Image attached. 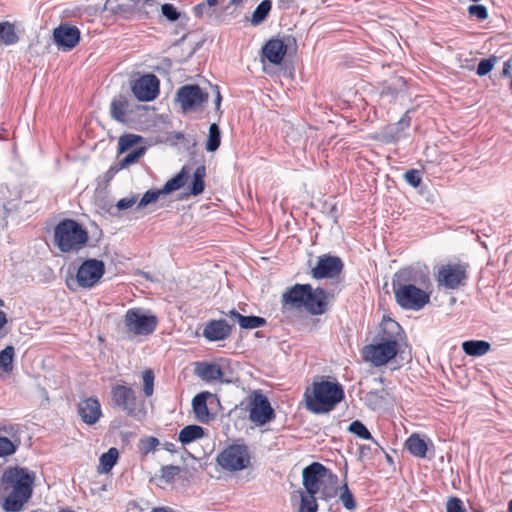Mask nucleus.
<instances>
[{
	"mask_svg": "<svg viewBox=\"0 0 512 512\" xmlns=\"http://www.w3.org/2000/svg\"><path fill=\"white\" fill-rule=\"evenodd\" d=\"M227 316L233 320H236L239 323V318L242 317L243 315H241L239 312H237L235 309H233L227 313Z\"/></svg>",
	"mask_w": 512,
	"mask_h": 512,
	"instance_id": "obj_55",
	"label": "nucleus"
},
{
	"mask_svg": "<svg viewBox=\"0 0 512 512\" xmlns=\"http://www.w3.org/2000/svg\"><path fill=\"white\" fill-rule=\"evenodd\" d=\"M221 143V132L220 128L216 123H213L209 127L208 139L206 142V150L209 152L216 151Z\"/></svg>",
	"mask_w": 512,
	"mask_h": 512,
	"instance_id": "obj_35",
	"label": "nucleus"
},
{
	"mask_svg": "<svg viewBox=\"0 0 512 512\" xmlns=\"http://www.w3.org/2000/svg\"><path fill=\"white\" fill-rule=\"evenodd\" d=\"M146 148L144 146L137 147L136 149L129 152L119 163L120 168H125L131 164L136 163L145 153Z\"/></svg>",
	"mask_w": 512,
	"mask_h": 512,
	"instance_id": "obj_39",
	"label": "nucleus"
},
{
	"mask_svg": "<svg viewBox=\"0 0 512 512\" xmlns=\"http://www.w3.org/2000/svg\"><path fill=\"white\" fill-rule=\"evenodd\" d=\"M343 269V262L339 257L324 255L319 257L317 265L311 270L314 279L334 278Z\"/></svg>",
	"mask_w": 512,
	"mask_h": 512,
	"instance_id": "obj_15",
	"label": "nucleus"
},
{
	"mask_svg": "<svg viewBox=\"0 0 512 512\" xmlns=\"http://www.w3.org/2000/svg\"><path fill=\"white\" fill-rule=\"evenodd\" d=\"M78 414L88 425L95 424L102 415L101 405L97 398L90 397L78 404Z\"/></svg>",
	"mask_w": 512,
	"mask_h": 512,
	"instance_id": "obj_20",
	"label": "nucleus"
},
{
	"mask_svg": "<svg viewBox=\"0 0 512 512\" xmlns=\"http://www.w3.org/2000/svg\"><path fill=\"white\" fill-rule=\"evenodd\" d=\"M348 430L349 432L355 434L357 437L361 438V439H365V440H371L373 441L374 443H376V441L374 440V438L372 437L371 433L369 432V430L366 428V426L359 420H355L353 421L349 427H348Z\"/></svg>",
	"mask_w": 512,
	"mask_h": 512,
	"instance_id": "obj_37",
	"label": "nucleus"
},
{
	"mask_svg": "<svg viewBox=\"0 0 512 512\" xmlns=\"http://www.w3.org/2000/svg\"><path fill=\"white\" fill-rule=\"evenodd\" d=\"M0 209H1V210H4V209H5V206H4V205H1V206H0Z\"/></svg>",
	"mask_w": 512,
	"mask_h": 512,
	"instance_id": "obj_64",
	"label": "nucleus"
},
{
	"mask_svg": "<svg viewBox=\"0 0 512 512\" xmlns=\"http://www.w3.org/2000/svg\"><path fill=\"white\" fill-rule=\"evenodd\" d=\"M335 503L341 502L346 510H354L356 508V500L353 493L348 488L347 484L340 485L338 483V493L335 499H332Z\"/></svg>",
	"mask_w": 512,
	"mask_h": 512,
	"instance_id": "obj_30",
	"label": "nucleus"
},
{
	"mask_svg": "<svg viewBox=\"0 0 512 512\" xmlns=\"http://www.w3.org/2000/svg\"><path fill=\"white\" fill-rule=\"evenodd\" d=\"M409 125H410V118L405 115L396 124V126H397L396 132L398 133L400 131L405 130L406 128L409 127Z\"/></svg>",
	"mask_w": 512,
	"mask_h": 512,
	"instance_id": "obj_52",
	"label": "nucleus"
},
{
	"mask_svg": "<svg viewBox=\"0 0 512 512\" xmlns=\"http://www.w3.org/2000/svg\"><path fill=\"white\" fill-rule=\"evenodd\" d=\"M405 447L415 457L425 458L427 453V443L418 434H412L405 442Z\"/></svg>",
	"mask_w": 512,
	"mask_h": 512,
	"instance_id": "obj_26",
	"label": "nucleus"
},
{
	"mask_svg": "<svg viewBox=\"0 0 512 512\" xmlns=\"http://www.w3.org/2000/svg\"><path fill=\"white\" fill-rule=\"evenodd\" d=\"M327 298V292L324 289H313L310 285L304 307L312 315L324 314L327 310Z\"/></svg>",
	"mask_w": 512,
	"mask_h": 512,
	"instance_id": "obj_19",
	"label": "nucleus"
},
{
	"mask_svg": "<svg viewBox=\"0 0 512 512\" xmlns=\"http://www.w3.org/2000/svg\"><path fill=\"white\" fill-rule=\"evenodd\" d=\"M490 344L484 340H468L462 343V350L469 356L479 357L490 351Z\"/></svg>",
	"mask_w": 512,
	"mask_h": 512,
	"instance_id": "obj_27",
	"label": "nucleus"
},
{
	"mask_svg": "<svg viewBox=\"0 0 512 512\" xmlns=\"http://www.w3.org/2000/svg\"><path fill=\"white\" fill-rule=\"evenodd\" d=\"M275 413L268 398L259 391L253 392L250 400L249 419L257 426L271 422Z\"/></svg>",
	"mask_w": 512,
	"mask_h": 512,
	"instance_id": "obj_11",
	"label": "nucleus"
},
{
	"mask_svg": "<svg viewBox=\"0 0 512 512\" xmlns=\"http://www.w3.org/2000/svg\"><path fill=\"white\" fill-rule=\"evenodd\" d=\"M206 175V169L204 166H199L193 173V179L191 184L189 185V193L193 196H197L204 191L205 182L204 178Z\"/></svg>",
	"mask_w": 512,
	"mask_h": 512,
	"instance_id": "obj_32",
	"label": "nucleus"
},
{
	"mask_svg": "<svg viewBox=\"0 0 512 512\" xmlns=\"http://www.w3.org/2000/svg\"><path fill=\"white\" fill-rule=\"evenodd\" d=\"M105 273L104 262L97 259L85 260L78 268L74 278L67 280L69 289H91L97 285Z\"/></svg>",
	"mask_w": 512,
	"mask_h": 512,
	"instance_id": "obj_7",
	"label": "nucleus"
},
{
	"mask_svg": "<svg viewBox=\"0 0 512 512\" xmlns=\"http://www.w3.org/2000/svg\"><path fill=\"white\" fill-rule=\"evenodd\" d=\"M159 79L154 74H145L134 81L132 92L140 101H152L159 94Z\"/></svg>",
	"mask_w": 512,
	"mask_h": 512,
	"instance_id": "obj_13",
	"label": "nucleus"
},
{
	"mask_svg": "<svg viewBox=\"0 0 512 512\" xmlns=\"http://www.w3.org/2000/svg\"><path fill=\"white\" fill-rule=\"evenodd\" d=\"M507 512H512V499L508 503V511Z\"/></svg>",
	"mask_w": 512,
	"mask_h": 512,
	"instance_id": "obj_62",
	"label": "nucleus"
},
{
	"mask_svg": "<svg viewBox=\"0 0 512 512\" xmlns=\"http://www.w3.org/2000/svg\"><path fill=\"white\" fill-rule=\"evenodd\" d=\"M14 354V347L10 345L0 351V371L10 373L13 370Z\"/></svg>",
	"mask_w": 512,
	"mask_h": 512,
	"instance_id": "obj_34",
	"label": "nucleus"
},
{
	"mask_svg": "<svg viewBox=\"0 0 512 512\" xmlns=\"http://www.w3.org/2000/svg\"><path fill=\"white\" fill-rule=\"evenodd\" d=\"M60 512H72V511L69 509H62Z\"/></svg>",
	"mask_w": 512,
	"mask_h": 512,
	"instance_id": "obj_63",
	"label": "nucleus"
},
{
	"mask_svg": "<svg viewBox=\"0 0 512 512\" xmlns=\"http://www.w3.org/2000/svg\"><path fill=\"white\" fill-rule=\"evenodd\" d=\"M162 15L169 21H176L180 17V13L174 7L173 4L166 3L161 7Z\"/></svg>",
	"mask_w": 512,
	"mask_h": 512,
	"instance_id": "obj_48",
	"label": "nucleus"
},
{
	"mask_svg": "<svg viewBox=\"0 0 512 512\" xmlns=\"http://www.w3.org/2000/svg\"><path fill=\"white\" fill-rule=\"evenodd\" d=\"M179 473V466L167 465L161 468V478L167 483L172 482Z\"/></svg>",
	"mask_w": 512,
	"mask_h": 512,
	"instance_id": "obj_45",
	"label": "nucleus"
},
{
	"mask_svg": "<svg viewBox=\"0 0 512 512\" xmlns=\"http://www.w3.org/2000/svg\"><path fill=\"white\" fill-rule=\"evenodd\" d=\"M292 0H279L278 4L280 8H289Z\"/></svg>",
	"mask_w": 512,
	"mask_h": 512,
	"instance_id": "obj_58",
	"label": "nucleus"
},
{
	"mask_svg": "<svg viewBox=\"0 0 512 512\" xmlns=\"http://www.w3.org/2000/svg\"><path fill=\"white\" fill-rule=\"evenodd\" d=\"M309 290L310 284H295L282 295V302L297 308L304 307Z\"/></svg>",
	"mask_w": 512,
	"mask_h": 512,
	"instance_id": "obj_22",
	"label": "nucleus"
},
{
	"mask_svg": "<svg viewBox=\"0 0 512 512\" xmlns=\"http://www.w3.org/2000/svg\"><path fill=\"white\" fill-rule=\"evenodd\" d=\"M137 200L138 198L136 195H131L129 197H125L118 200V202L116 203V207L120 211L127 210L133 207L135 204H137Z\"/></svg>",
	"mask_w": 512,
	"mask_h": 512,
	"instance_id": "obj_50",
	"label": "nucleus"
},
{
	"mask_svg": "<svg viewBox=\"0 0 512 512\" xmlns=\"http://www.w3.org/2000/svg\"><path fill=\"white\" fill-rule=\"evenodd\" d=\"M118 457L119 452L117 448L111 447L107 452L100 456L97 471L100 474L109 473L117 463Z\"/></svg>",
	"mask_w": 512,
	"mask_h": 512,
	"instance_id": "obj_28",
	"label": "nucleus"
},
{
	"mask_svg": "<svg viewBox=\"0 0 512 512\" xmlns=\"http://www.w3.org/2000/svg\"><path fill=\"white\" fill-rule=\"evenodd\" d=\"M287 53V45L279 38L268 40L262 47V61L265 59L271 64L279 65L282 63Z\"/></svg>",
	"mask_w": 512,
	"mask_h": 512,
	"instance_id": "obj_18",
	"label": "nucleus"
},
{
	"mask_svg": "<svg viewBox=\"0 0 512 512\" xmlns=\"http://www.w3.org/2000/svg\"><path fill=\"white\" fill-rule=\"evenodd\" d=\"M405 181L412 187L417 188L420 186L422 178L419 170L410 169L404 174Z\"/></svg>",
	"mask_w": 512,
	"mask_h": 512,
	"instance_id": "obj_47",
	"label": "nucleus"
},
{
	"mask_svg": "<svg viewBox=\"0 0 512 512\" xmlns=\"http://www.w3.org/2000/svg\"><path fill=\"white\" fill-rule=\"evenodd\" d=\"M111 402L114 408L128 416H137L141 412L142 403L137 399L135 390L127 385L116 384L111 388Z\"/></svg>",
	"mask_w": 512,
	"mask_h": 512,
	"instance_id": "obj_9",
	"label": "nucleus"
},
{
	"mask_svg": "<svg viewBox=\"0 0 512 512\" xmlns=\"http://www.w3.org/2000/svg\"><path fill=\"white\" fill-rule=\"evenodd\" d=\"M162 194L163 193L161 192V189H151L146 191L141 199L139 201L137 200V209L139 210L148 206L149 204L155 203L159 196Z\"/></svg>",
	"mask_w": 512,
	"mask_h": 512,
	"instance_id": "obj_40",
	"label": "nucleus"
},
{
	"mask_svg": "<svg viewBox=\"0 0 512 512\" xmlns=\"http://www.w3.org/2000/svg\"><path fill=\"white\" fill-rule=\"evenodd\" d=\"M142 141V137L135 134H125L119 138L118 141V150L119 153H124L131 149L134 145L140 143Z\"/></svg>",
	"mask_w": 512,
	"mask_h": 512,
	"instance_id": "obj_36",
	"label": "nucleus"
},
{
	"mask_svg": "<svg viewBox=\"0 0 512 512\" xmlns=\"http://www.w3.org/2000/svg\"><path fill=\"white\" fill-rule=\"evenodd\" d=\"M173 448H174V444H172V443H167V444H166V449H167L168 451H171V452H172V451H173Z\"/></svg>",
	"mask_w": 512,
	"mask_h": 512,
	"instance_id": "obj_61",
	"label": "nucleus"
},
{
	"mask_svg": "<svg viewBox=\"0 0 512 512\" xmlns=\"http://www.w3.org/2000/svg\"><path fill=\"white\" fill-rule=\"evenodd\" d=\"M496 60L497 59L494 56L487 59H482L477 66V74L479 76L487 75L493 69Z\"/></svg>",
	"mask_w": 512,
	"mask_h": 512,
	"instance_id": "obj_46",
	"label": "nucleus"
},
{
	"mask_svg": "<svg viewBox=\"0 0 512 512\" xmlns=\"http://www.w3.org/2000/svg\"><path fill=\"white\" fill-rule=\"evenodd\" d=\"M266 324V319L259 316H242L239 325L242 329H255Z\"/></svg>",
	"mask_w": 512,
	"mask_h": 512,
	"instance_id": "obj_38",
	"label": "nucleus"
},
{
	"mask_svg": "<svg viewBox=\"0 0 512 512\" xmlns=\"http://www.w3.org/2000/svg\"><path fill=\"white\" fill-rule=\"evenodd\" d=\"M143 379V393L146 397H150L154 392V373L152 370L147 369L142 373Z\"/></svg>",
	"mask_w": 512,
	"mask_h": 512,
	"instance_id": "obj_41",
	"label": "nucleus"
},
{
	"mask_svg": "<svg viewBox=\"0 0 512 512\" xmlns=\"http://www.w3.org/2000/svg\"><path fill=\"white\" fill-rule=\"evenodd\" d=\"M129 107V101L126 96L118 95L113 98L110 105L111 117L120 123L127 121L126 113Z\"/></svg>",
	"mask_w": 512,
	"mask_h": 512,
	"instance_id": "obj_23",
	"label": "nucleus"
},
{
	"mask_svg": "<svg viewBox=\"0 0 512 512\" xmlns=\"http://www.w3.org/2000/svg\"><path fill=\"white\" fill-rule=\"evenodd\" d=\"M431 285L429 275L414 268L399 270L392 280L397 304L413 311H419L429 303Z\"/></svg>",
	"mask_w": 512,
	"mask_h": 512,
	"instance_id": "obj_2",
	"label": "nucleus"
},
{
	"mask_svg": "<svg viewBox=\"0 0 512 512\" xmlns=\"http://www.w3.org/2000/svg\"><path fill=\"white\" fill-rule=\"evenodd\" d=\"M159 445V440L155 437H148L141 441V450L144 454H148L149 452L155 450V448Z\"/></svg>",
	"mask_w": 512,
	"mask_h": 512,
	"instance_id": "obj_51",
	"label": "nucleus"
},
{
	"mask_svg": "<svg viewBox=\"0 0 512 512\" xmlns=\"http://www.w3.org/2000/svg\"><path fill=\"white\" fill-rule=\"evenodd\" d=\"M158 319L155 315H147L140 308L128 309L125 314V326L135 335H149L157 327Z\"/></svg>",
	"mask_w": 512,
	"mask_h": 512,
	"instance_id": "obj_10",
	"label": "nucleus"
},
{
	"mask_svg": "<svg viewBox=\"0 0 512 512\" xmlns=\"http://www.w3.org/2000/svg\"><path fill=\"white\" fill-rule=\"evenodd\" d=\"M207 98L208 95L198 85H184L177 92V100L184 111L201 106Z\"/></svg>",
	"mask_w": 512,
	"mask_h": 512,
	"instance_id": "obj_14",
	"label": "nucleus"
},
{
	"mask_svg": "<svg viewBox=\"0 0 512 512\" xmlns=\"http://www.w3.org/2000/svg\"><path fill=\"white\" fill-rule=\"evenodd\" d=\"M403 329L393 319H383L381 323L380 342L370 344L363 349V358L375 367L387 364L399 352V341L402 340Z\"/></svg>",
	"mask_w": 512,
	"mask_h": 512,
	"instance_id": "obj_3",
	"label": "nucleus"
},
{
	"mask_svg": "<svg viewBox=\"0 0 512 512\" xmlns=\"http://www.w3.org/2000/svg\"><path fill=\"white\" fill-rule=\"evenodd\" d=\"M204 428L199 425H188L185 426L179 432V441L183 445H188L204 436Z\"/></svg>",
	"mask_w": 512,
	"mask_h": 512,
	"instance_id": "obj_29",
	"label": "nucleus"
},
{
	"mask_svg": "<svg viewBox=\"0 0 512 512\" xmlns=\"http://www.w3.org/2000/svg\"><path fill=\"white\" fill-rule=\"evenodd\" d=\"M193 13L198 18H212L214 15V9L208 6L204 1L193 7Z\"/></svg>",
	"mask_w": 512,
	"mask_h": 512,
	"instance_id": "obj_43",
	"label": "nucleus"
},
{
	"mask_svg": "<svg viewBox=\"0 0 512 512\" xmlns=\"http://www.w3.org/2000/svg\"><path fill=\"white\" fill-rule=\"evenodd\" d=\"M7 496L3 503L5 512H20L31 497L34 475L25 468H11L3 475Z\"/></svg>",
	"mask_w": 512,
	"mask_h": 512,
	"instance_id": "obj_4",
	"label": "nucleus"
},
{
	"mask_svg": "<svg viewBox=\"0 0 512 512\" xmlns=\"http://www.w3.org/2000/svg\"><path fill=\"white\" fill-rule=\"evenodd\" d=\"M205 2L214 9V7L218 4L219 0H205Z\"/></svg>",
	"mask_w": 512,
	"mask_h": 512,
	"instance_id": "obj_59",
	"label": "nucleus"
},
{
	"mask_svg": "<svg viewBox=\"0 0 512 512\" xmlns=\"http://www.w3.org/2000/svg\"><path fill=\"white\" fill-rule=\"evenodd\" d=\"M211 394L209 392H201L197 394L193 400H192V407L193 411L196 415V418L201 421L205 422L209 419V410L207 407V398Z\"/></svg>",
	"mask_w": 512,
	"mask_h": 512,
	"instance_id": "obj_24",
	"label": "nucleus"
},
{
	"mask_svg": "<svg viewBox=\"0 0 512 512\" xmlns=\"http://www.w3.org/2000/svg\"><path fill=\"white\" fill-rule=\"evenodd\" d=\"M19 443H15L7 437L0 436V457H6L16 452Z\"/></svg>",
	"mask_w": 512,
	"mask_h": 512,
	"instance_id": "obj_42",
	"label": "nucleus"
},
{
	"mask_svg": "<svg viewBox=\"0 0 512 512\" xmlns=\"http://www.w3.org/2000/svg\"><path fill=\"white\" fill-rule=\"evenodd\" d=\"M3 305H0L2 307ZM7 317L6 314L0 310V330L6 325Z\"/></svg>",
	"mask_w": 512,
	"mask_h": 512,
	"instance_id": "obj_56",
	"label": "nucleus"
},
{
	"mask_svg": "<svg viewBox=\"0 0 512 512\" xmlns=\"http://www.w3.org/2000/svg\"><path fill=\"white\" fill-rule=\"evenodd\" d=\"M230 334L231 326L225 320H211L203 330V336L209 341H222Z\"/></svg>",
	"mask_w": 512,
	"mask_h": 512,
	"instance_id": "obj_21",
	"label": "nucleus"
},
{
	"mask_svg": "<svg viewBox=\"0 0 512 512\" xmlns=\"http://www.w3.org/2000/svg\"><path fill=\"white\" fill-rule=\"evenodd\" d=\"M195 374L207 383L214 381L231 382L226 376L224 367L218 363L198 362L195 366Z\"/></svg>",
	"mask_w": 512,
	"mask_h": 512,
	"instance_id": "obj_17",
	"label": "nucleus"
},
{
	"mask_svg": "<svg viewBox=\"0 0 512 512\" xmlns=\"http://www.w3.org/2000/svg\"><path fill=\"white\" fill-rule=\"evenodd\" d=\"M467 278L465 267L460 264H447L439 268L437 282L446 289H457Z\"/></svg>",
	"mask_w": 512,
	"mask_h": 512,
	"instance_id": "obj_12",
	"label": "nucleus"
},
{
	"mask_svg": "<svg viewBox=\"0 0 512 512\" xmlns=\"http://www.w3.org/2000/svg\"><path fill=\"white\" fill-rule=\"evenodd\" d=\"M88 241V231L74 219H63L54 228V244L63 253H77Z\"/></svg>",
	"mask_w": 512,
	"mask_h": 512,
	"instance_id": "obj_6",
	"label": "nucleus"
},
{
	"mask_svg": "<svg viewBox=\"0 0 512 512\" xmlns=\"http://www.w3.org/2000/svg\"><path fill=\"white\" fill-rule=\"evenodd\" d=\"M151 512H174L169 507H154Z\"/></svg>",
	"mask_w": 512,
	"mask_h": 512,
	"instance_id": "obj_57",
	"label": "nucleus"
},
{
	"mask_svg": "<svg viewBox=\"0 0 512 512\" xmlns=\"http://www.w3.org/2000/svg\"><path fill=\"white\" fill-rule=\"evenodd\" d=\"M242 2H243V0H230V5L238 6Z\"/></svg>",
	"mask_w": 512,
	"mask_h": 512,
	"instance_id": "obj_60",
	"label": "nucleus"
},
{
	"mask_svg": "<svg viewBox=\"0 0 512 512\" xmlns=\"http://www.w3.org/2000/svg\"><path fill=\"white\" fill-rule=\"evenodd\" d=\"M468 14L471 17L477 18L479 21H484L488 18L487 8L480 4H473L468 7Z\"/></svg>",
	"mask_w": 512,
	"mask_h": 512,
	"instance_id": "obj_44",
	"label": "nucleus"
},
{
	"mask_svg": "<svg viewBox=\"0 0 512 512\" xmlns=\"http://www.w3.org/2000/svg\"><path fill=\"white\" fill-rule=\"evenodd\" d=\"M272 8L271 0H263L253 11L252 16L250 18V23L253 26H258L263 23L268 17Z\"/></svg>",
	"mask_w": 512,
	"mask_h": 512,
	"instance_id": "obj_33",
	"label": "nucleus"
},
{
	"mask_svg": "<svg viewBox=\"0 0 512 512\" xmlns=\"http://www.w3.org/2000/svg\"><path fill=\"white\" fill-rule=\"evenodd\" d=\"M213 89H214L215 94H216L215 106H216V109L219 110L220 109V105H221V101H222V96L220 94L218 86H215Z\"/></svg>",
	"mask_w": 512,
	"mask_h": 512,
	"instance_id": "obj_53",
	"label": "nucleus"
},
{
	"mask_svg": "<svg viewBox=\"0 0 512 512\" xmlns=\"http://www.w3.org/2000/svg\"><path fill=\"white\" fill-rule=\"evenodd\" d=\"M306 408L314 414L332 411L344 398V390L339 383L320 381L313 383L305 394Z\"/></svg>",
	"mask_w": 512,
	"mask_h": 512,
	"instance_id": "obj_5",
	"label": "nucleus"
},
{
	"mask_svg": "<svg viewBox=\"0 0 512 512\" xmlns=\"http://www.w3.org/2000/svg\"><path fill=\"white\" fill-rule=\"evenodd\" d=\"M249 449L244 444H233L226 447L218 456V464L227 471H240L250 465Z\"/></svg>",
	"mask_w": 512,
	"mask_h": 512,
	"instance_id": "obj_8",
	"label": "nucleus"
},
{
	"mask_svg": "<svg viewBox=\"0 0 512 512\" xmlns=\"http://www.w3.org/2000/svg\"><path fill=\"white\" fill-rule=\"evenodd\" d=\"M511 62H512V58L507 60L506 62H504L503 70H502V75L503 76H509L510 75Z\"/></svg>",
	"mask_w": 512,
	"mask_h": 512,
	"instance_id": "obj_54",
	"label": "nucleus"
},
{
	"mask_svg": "<svg viewBox=\"0 0 512 512\" xmlns=\"http://www.w3.org/2000/svg\"><path fill=\"white\" fill-rule=\"evenodd\" d=\"M54 42L64 51H70L80 41V30L76 26L60 25L54 29Z\"/></svg>",
	"mask_w": 512,
	"mask_h": 512,
	"instance_id": "obj_16",
	"label": "nucleus"
},
{
	"mask_svg": "<svg viewBox=\"0 0 512 512\" xmlns=\"http://www.w3.org/2000/svg\"><path fill=\"white\" fill-rule=\"evenodd\" d=\"M19 41L14 24L4 21L0 23V43L10 46Z\"/></svg>",
	"mask_w": 512,
	"mask_h": 512,
	"instance_id": "obj_31",
	"label": "nucleus"
},
{
	"mask_svg": "<svg viewBox=\"0 0 512 512\" xmlns=\"http://www.w3.org/2000/svg\"><path fill=\"white\" fill-rule=\"evenodd\" d=\"M189 173L190 168L188 166H183L181 171L177 175H175L173 178H171L165 183V185L161 188V192L163 194H169L182 188L187 182Z\"/></svg>",
	"mask_w": 512,
	"mask_h": 512,
	"instance_id": "obj_25",
	"label": "nucleus"
},
{
	"mask_svg": "<svg viewBox=\"0 0 512 512\" xmlns=\"http://www.w3.org/2000/svg\"><path fill=\"white\" fill-rule=\"evenodd\" d=\"M303 490L298 493V512H317V501L330 504L338 493V476L319 462H313L302 471Z\"/></svg>",
	"mask_w": 512,
	"mask_h": 512,
	"instance_id": "obj_1",
	"label": "nucleus"
},
{
	"mask_svg": "<svg viewBox=\"0 0 512 512\" xmlns=\"http://www.w3.org/2000/svg\"><path fill=\"white\" fill-rule=\"evenodd\" d=\"M446 512H465L462 500L458 497H449L446 501Z\"/></svg>",
	"mask_w": 512,
	"mask_h": 512,
	"instance_id": "obj_49",
	"label": "nucleus"
}]
</instances>
